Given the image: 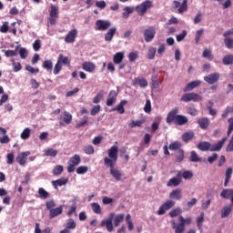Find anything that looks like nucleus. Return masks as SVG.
Masks as SVG:
<instances>
[{
	"label": "nucleus",
	"instance_id": "1",
	"mask_svg": "<svg viewBox=\"0 0 233 233\" xmlns=\"http://www.w3.org/2000/svg\"><path fill=\"white\" fill-rule=\"evenodd\" d=\"M225 141H227V137H223L217 144H210V142H200L198 145V148L202 152H207V150H210V152H218L221 150L223 145H225Z\"/></svg>",
	"mask_w": 233,
	"mask_h": 233
},
{
	"label": "nucleus",
	"instance_id": "2",
	"mask_svg": "<svg viewBox=\"0 0 233 233\" xmlns=\"http://www.w3.org/2000/svg\"><path fill=\"white\" fill-rule=\"evenodd\" d=\"M117 146H113L108 149V157L104 158V163L106 167H114L117 161Z\"/></svg>",
	"mask_w": 233,
	"mask_h": 233
},
{
	"label": "nucleus",
	"instance_id": "3",
	"mask_svg": "<svg viewBox=\"0 0 233 233\" xmlns=\"http://www.w3.org/2000/svg\"><path fill=\"white\" fill-rule=\"evenodd\" d=\"M110 26H112V22H110V20L98 19L96 21L95 30H98V32H106Z\"/></svg>",
	"mask_w": 233,
	"mask_h": 233
},
{
	"label": "nucleus",
	"instance_id": "4",
	"mask_svg": "<svg viewBox=\"0 0 233 233\" xmlns=\"http://www.w3.org/2000/svg\"><path fill=\"white\" fill-rule=\"evenodd\" d=\"M57 17H59V7L54 5H51L49 9V18L48 21L50 25H56L57 22Z\"/></svg>",
	"mask_w": 233,
	"mask_h": 233
},
{
	"label": "nucleus",
	"instance_id": "5",
	"mask_svg": "<svg viewBox=\"0 0 233 233\" xmlns=\"http://www.w3.org/2000/svg\"><path fill=\"white\" fill-rule=\"evenodd\" d=\"M152 8V1L147 0L144 3L140 4L138 6H137V12L138 15H145L147 14V10H150Z\"/></svg>",
	"mask_w": 233,
	"mask_h": 233
},
{
	"label": "nucleus",
	"instance_id": "6",
	"mask_svg": "<svg viewBox=\"0 0 233 233\" xmlns=\"http://www.w3.org/2000/svg\"><path fill=\"white\" fill-rule=\"evenodd\" d=\"M156 37V27L150 26L144 30V39L146 43H152Z\"/></svg>",
	"mask_w": 233,
	"mask_h": 233
},
{
	"label": "nucleus",
	"instance_id": "7",
	"mask_svg": "<svg viewBox=\"0 0 233 233\" xmlns=\"http://www.w3.org/2000/svg\"><path fill=\"white\" fill-rule=\"evenodd\" d=\"M114 216V213H110L109 218L102 220L100 223V227H106L107 232H112V230H114V224L112 223Z\"/></svg>",
	"mask_w": 233,
	"mask_h": 233
},
{
	"label": "nucleus",
	"instance_id": "8",
	"mask_svg": "<svg viewBox=\"0 0 233 233\" xmlns=\"http://www.w3.org/2000/svg\"><path fill=\"white\" fill-rule=\"evenodd\" d=\"M180 100L184 103H188L190 101H201V96L196 93H187L181 97Z\"/></svg>",
	"mask_w": 233,
	"mask_h": 233
},
{
	"label": "nucleus",
	"instance_id": "9",
	"mask_svg": "<svg viewBox=\"0 0 233 233\" xmlns=\"http://www.w3.org/2000/svg\"><path fill=\"white\" fill-rule=\"evenodd\" d=\"M174 205H176V202H174V200L166 201L164 204H162L159 207V208L157 210L158 216H163V214H165V212H167V210H170V208H172V207H174Z\"/></svg>",
	"mask_w": 233,
	"mask_h": 233
},
{
	"label": "nucleus",
	"instance_id": "10",
	"mask_svg": "<svg viewBox=\"0 0 233 233\" xmlns=\"http://www.w3.org/2000/svg\"><path fill=\"white\" fill-rule=\"evenodd\" d=\"M204 81L208 83V85H214V83H218V81H219V73H212L205 76Z\"/></svg>",
	"mask_w": 233,
	"mask_h": 233
},
{
	"label": "nucleus",
	"instance_id": "11",
	"mask_svg": "<svg viewBox=\"0 0 233 233\" xmlns=\"http://www.w3.org/2000/svg\"><path fill=\"white\" fill-rule=\"evenodd\" d=\"M28 156H30V151L20 153L16 157L17 163L20 164L21 167H25V165H26V159Z\"/></svg>",
	"mask_w": 233,
	"mask_h": 233
},
{
	"label": "nucleus",
	"instance_id": "12",
	"mask_svg": "<svg viewBox=\"0 0 233 233\" xmlns=\"http://www.w3.org/2000/svg\"><path fill=\"white\" fill-rule=\"evenodd\" d=\"M181 183H183V178L178 177L177 173V177H174L167 181V187H179Z\"/></svg>",
	"mask_w": 233,
	"mask_h": 233
},
{
	"label": "nucleus",
	"instance_id": "13",
	"mask_svg": "<svg viewBox=\"0 0 233 233\" xmlns=\"http://www.w3.org/2000/svg\"><path fill=\"white\" fill-rule=\"evenodd\" d=\"M169 198L170 199H176L177 201H179V199H182L183 198V191L181 190V188L173 189L169 193Z\"/></svg>",
	"mask_w": 233,
	"mask_h": 233
},
{
	"label": "nucleus",
	"instance_id": "14",
	"mask_svg": "<svg viewBox=\"0 0 233 233\" xmlns=\"http://www.w3.org/2000/svg\"><path fill=\"white\" fill-rule=\"evenodd\" d=\"M77 37V29L70 30L65 37L66 43H74Z\"/></svg>",
	"mask_w": 233,
	"mask_h": 233
},
{
	"label": "nucleus",
	"instance_id": "15",
	"mask_svg": "<svg viewBox=\"0 0 233 233\" xmlns=\"http://www.w3.org/2000/svg\"><path fill=\"white\" fill-rule=\"evenodd\" d=\"M116 101H117V93H116V90H112L106 98L107 106H112Z\"/></svg>",
	"mask_w": 233,
	"mask_h": 233
},
{
	"label": "nucleus",
	"instance_id": "16",
	"mask_svg": "<svg viewBox=\"0 0 233 233\" xmlns=\"http://www.w3.org/2000/svg\"><path fill=\"white\" fill-rule=\"evenodd\" d=\"M177 112H178L177 107H175L167 114L166 121L167 123H168V125H170L172 121L176 123V117H177Z\"/></svg>",
	"mask_w": 233,
	"mask_h": 233
},
{
	"label": "nucleus",
	"instance_id": "17",
	"mask_svg": "<svg viewBox=\"0 0 233 233\" xmlns=\"http://www.w3.org/2000/svg\"><path fill=\"white\" fill-rule=\"evenodd\" d=\"M82 68L83 70H85V72L92 74L96 71V64H94L93 62H84L82 64Z\"/></svg>",
	"mask_w": 233,
	"mask_h": 233
},
{
	"label": "nucleus",
	"instance_id": "18",
	"mask_svg": "<svg viewBox=\"0 0 233 233\" xmlns=\"http://www.w3.org/2000/svg\"><path fill=\"white\" fill-rule=\"evenodd\" d=\"M60 119H62V121H60V125L61 126H65V125H70L72 123V115L66 111H65L63 113V116L60 117Z\"/></svg>",
	"mask_w": 233,
	"mask_h": 233
},
{
	"label": "nucleus",
	"instance_id": "19",
	"mask_svg": "<svg viewBox=\"0 0 233 233\" xmlns=\"http://www.w3.org/2000/svg\"><path fill=\"white\" fill-rule=\"evenodd\" d=\"M178 177H181V179H192L194 177V173L190 170H180L177 172Z\"/></svg>",
	"mask_w": 233,
	"mask_h": 233
},
{
	"label": "nucleus",
	"instance_id": "20",
	"mask_svg": "<svg viewBox=\"0 0 233 233\" xmlns=\"http://www.w3.org/2000/svg\"><path fill=\"white\" fill-rule=\"evenodd\" d=\"M116 32H117V28L110 27L105 35V41H107V43H110V41L114 39V35H116Z\"/></svg>",
	"mask_w": 233,
	"mask_h": 233
},
{
	"label": "nucleus",
	"instance_id": "21",
	"mask_svg": "<svg viewBox=\"0 0 233 233\" xmlns=\"http://www.w3.org/2000/svg\"><path fill=\"white\" fill-rule=\"evenodd\" d=\"M110 174H111V176H113V177L116 181H121V179L123 177V174H121V171H119V169L114 167V166L110 167Z\"/></svg>",
	"mask_w": 233,
	"mask_h": 233
},
{
	"label": "nucleus",
	"instance_id": "22",
	"mask_svg": "<svg viewBox=\"0 0 233 233\" xmlns=\"http://www.w3.org/2000/svg\"><path fill=\"white\" fill-rule=\"evenodd\" d=\"M199 85H201V81L195 80V81L189 82L183 90L184 92H190L191 90H194V88H198Z\"/></svg>",
	"mask_w": 233,
	"mask_h": 233
},
{
	"label": "nucleus",
	"instance_id": "23",
	"mask_svg": "<svg viewBox=\"0 0 233 233\" xmlns=\"http://www.w3.org/2000/svg\"><path fill=\"white\" fill-rule=\"evenodd\" d=\"M128 103L127 100H122L116 106L111 109V112H118V114H123L125 112V105Z\"/></svg>",
	"mask_w": 233,
	"mask_h": 233
},
{
	"label": "nucleus",
	"instance_id": "24",
	"mask_svg": "<svg viewBox=\"0 0 233 233\" xmlns=\"http://www.w3.org/2000/svg\"><path fill=\"white\" fill-rule=\"evenodd\" d=\"M220 198H223L224 199H231V203H233V189H223L220 193Z\"/></svg>",
	"mask_w": 233,
	"mask_h": 233
},
{
	"label": "nucleus",
	"instance_id": "25",
	"mask_svg": "<svg viewBox=\"0 0 233 233\" xmlns=\"http://www.w3.org/2000/svg\"><path fill=\"white\" fill-rule=\"evenodd\" d=\"M123 59H125V52H117L113 56V63H115V65H121Z\"/></svg>",
	"mask_w": 233,
	"mask_h": 233
},
{
	"label": "nucleus",
	"instance_id": "26",
	"mask_svg": "<svg viewBox=\"0 0 233 233\" xmlns=\"http://www.w3.org/2000/svg\"><path fill=\"white\" fill-rule=\"evenodd\" d=\"M66 183H68V178L66 177H62V178L52 181L53 187L56 189L58 188V187H65Z\"/></svg>",
	"mask_w": 233,
	"mask_h": 233
},
{
	"label": "nucleus",
	"instance_id": "27",
	"mask_svg": "<svg viewBox=\"0 0 233 233\" xmlns=\"http://www.w3.org/2000/svg\"><path fill=\"white\" fill-rule=\"evenodd\" d=\"M63 214V207L60 206L56 208L51 209L49 211V218L54 219V218H57V216H61Z\"/></svg>",
	"mask_w": 233,
	"mask_h": 233
},
{
	"label": "nucleus",
	"instance_id": "28",
	"mask_svg": "<svg viewBox=\"0 0 233 233\" xmlns=\"http://www.w3.org/2000/svg\"><path fill=\"white\" fill-rule=\"evenodd\" d=\"M123 219H125V214L114 215L113 217L114 227H119V225L123 223Z\"/></svg>",
	"mask_w": 233,
	"mask_h": 233
},
{
	"label": "nucleus",
	"instance_id": "29",
	"mask_svg": "<svg viewBox=\"0 0 233 233\" xmlns=\"http://www.w3.org/2000/svg\"><path fill=\"white\" fill-rule=\"evenodd\" d=\"M172 228H174L175 233H183L185 232V226H182L181 222L180 224H176V221H171Z\"/></svg>",
	"mask_w": 233,
	"mask_h": 233
},
{
	"label": "nucleus",
	"instance_id": "30",
	"mask_svg": "<svg viewBox=\"0 0 233 233\" xmlns=\"http://www.w3.org/2000/svg\"><path fill=\"white\" fill-rule=\"evenodd\" d=\"M188 123V118H187V116H183V115H177L176 116V120H175V125H185Z\"/></svg>",
	"mask_w": 233,
	"mask_h": 233
},
{
	"label": "nucleus",
	"instance_id": "31",
	"mask_svg": "<svg viewBox=\"0 0 233 233\" xmlns=\"http://www.w3.org/2000/svg\"><path fill=\"white\" fill-rule=\"evenodd\" d=\"M232 212V205L225 206L221 210V218H225Z\"/></svg>",
	"mask_w": 233,
	"mask_h": 233
},
{
	"label": "nucleus",
	"instance_id": "32",
	"mask_svg": "<svg viewBox=\"0 0 233 233\" xmlns=\"http://www.w3.org/2000/svg\"><path fill=\"white\" fill-rule=\"evenodd\" d=\"M81 163V157L79 155H75L69 159L68 165H73L74 167H77Z\"/></svg>",
	"mask_w": 233,
	"mask_h": 233
},
{
	"label": "nucleus",
	"instance_id": "33",
	"mask_svg": "<svg viewBox=\"0 0 233 233\" xmlns=\"http://www.w3.org/2000/svg\"><path fill=\"white\" fill-rule=\"evenodd\" d=\"M30 134H32V129H30V127H25L22 131L20 137L21 139H24V140L30 139Z\"/></svg>",
	"mask_w": 233,
	"mask_h": 233
},
{
	"label": "nucleus",
	"instance_id": "34",
	"mask_svg": "<svg viewBox=\"0 0 233 233\" xmlns=\"http://www.w3.org/2000/svg\"><path fill=\"white\" fill-rule=\"evenodd\" d=\"M178 221L182 226L187 227V225L192 224V218L188 217V218H183V216H180L178 218Z\"/></svg>",
	"mask_w": 233,
	"mask_h": 233
},
{
	"label": "nucleus",
	"instance_id": "35",
	"mask_svg": "<svg viewBox=\"0 0 233 233\" xmlns=\"http://www.w3.org/2000/svg\"><path fill=\"white\" fill-rule=\"evenodd\" d=\"M38 195L41 199H48V198H50V193L45 190L43 187L38 188Z\"/></svg>",
	"mask_w": 233,
	"mask_h": 233
},
{
	"label": "nucleus",
	"instance_id": "36",
	"mask_svg": "<svg viewBox=\"0 0 233 233\" xmlns=\"http://www.w3.org/2000/svg\"><path fill=\"white\" fill-rule=\"evenodd\" d=\"M198 123L200 128H202V129H204V130H205V128H208V125H209L208 118H205V117L199 118V119L198 120Z\"/></svg>",
	"mask_w": 233,
	"mask_h": 233
},
{
	"label": "nucleus",
	"instance_id": "37",
	"mask_svg": "<svg viewBox=\"0 0 233 233\" xmlns=\"http://www.w3.org/2000/svg\"><path fill=\"white\" fill-rule=\"evenodd\" d=\"M57 62L61 65H70V58L68 56H63V54H60L58 56Z\"/></svg>",
	"mask_w": 233,
	"mask_h": 233
},
{
	"label": "nucleus",
	"instance_id": "38",
	"mask_svg": "<svg viewBox=\"0 0 233 233\" xmlns=\"http://www.w3.org/2000/svg\"><path fill=\"white\" fill-rule=\"evenodd\" d=\"M226 178L224 182V187H228V181H230V177H232V167H228L226 170Z\"/></svg>",
	"mask_w": 233,
	"mask_h": 233
},
{
	"label": "nucleus",
	"instance_id": "39",
	"mask_svg": "<svg viewBox=\"0 0 233 233\" xmlns=\"http://www.w3.org/2000/svg\"><path fill=\"white\" fill-rule=\"evenodd\" d=\"M167 46H165V44H160L157 49V57H163V55L165 54Z\"/></svg>",
	"mask_w": 233,
	"mask_h": 233
},
{
	"label": "nucleus",
	"instance_id": "40",
	"mask_svg": "<svg viewBox=\"0 0 233 233\" xmlns=\"http://www.w3.org/2000/svg\"><path fill=\"white\" fill-rule=\"evenodd\" d=\"M45 156L50 157H56L57 156V149L54 148H46L44 150Z\"/></svg>",
	"mask_w": 233,
	"mask_h": 233
},
{
	"label": "nucleus",
	"instance_id": "41",
	"mask_svg": "<svg viewBox=\"0 0 233 233\" xmlns=\"http://www.w3.org/2000/svg\"><path fill=\"white\" fill-rule=\"evenodd\" d=\"M91 208L95 214H98V215L102 214L101 205H99V203H96V202L91 203Z\"/></svg>",
	"mask_w": 233,
	"mask_h": 233
},
{
	"label": "nucleus",
	"instance_id": "42",
	"mask_svg": "<svg viewBox=\"0 0 233 233\" xmlns=\"http://www.w3.org/2000/svg\"><path fill=\"white\" fill-rule=\"evenodd\" d=\"M64 170H65V167L62 165H57L53 168V175L61 176Z\"/></svg>",
	"mask_w": 233,
	"mask_h": 233
},
{
	"label": "nucleus",
	"instance_id": "43",
	"mask_svg": "<svg viewBox=\"0 0 233 233\" xmlns=\"http://www.w3.org/2000/svg\"><path fill=\"white\" fill-rule=\"evenodd\" d=\"M189 161H191L192 163H199V161H201V157L198 156V153H196V151H191Z\"/></svg>",
	"mask_w": 233,
	"mask_h": 233
},
{
	"label": "nucleus",
	"instance_id": "44",
	"mask_svg": "<svg viewBox=\"0 0 233 233\" xmlns=\"http://www.w3.org/2000/svg\"><path fill=\"white\" fill-rule=\"evenodd\" d=\"M223 65L227 66L228 65H233V55H226L222 59Z\"/></svg>",
	"mask_w": 233,
	"mask_h": 233
},
{
	"label": "nucleus",
	"instance_id": "45",
	"mask_svg": "<svg viewBox=\"0 0 233 233\" xmlns=\"http://www.w3.org/2000/svg\"><path fill=\"white\" fill-rule=\"evenodd\" d=\"M19 47H16L15 50H3L5 57H15V56H17V50Z\"/></svg>",
	"mask_w": 233,
	"mask_h": 233
},
{
	"label": "nucleus",
	"instance_id": "46",
	"mask_svg": "<svg viewBox=\"0 0 233 233\" xmlns=\"http://www.w3.org/2000/svg\"><path fill=\"white\" fill-rule=\"evenodd\" d=\"M224 44L228 50H231V48H233V38L230 36H225Z\"/></svg>",
	"mask_w": 233,
	"mask_h": 233
},
{
	"label": "nucleus",
	"instance_id": "47",
	"mask_svg": "<svg viewBox=\"0 0 233 233\" xmlns=\"http://www.w3.org/2000/svg\"><path fill=\"white\" fill-rule=\"evenodd\" d=\"M157 49L154 46H150L147 50V59H155Z\"/></svg>",
	"mask_w": 233,
	"mask_h": 233
},
{
	"label": "nucleus",
	"instance_id": "48",
	"mask_svg": "<svg viewBox=\"0 0 233 233\" xmlns=\"http://www.w3.org/2000/svg\"><path fill=\"white\" fill-rule=\"evenodd\" d=\"M193 137H194L193 132H187L182 135V140L185 143H188V141H190V139H192Z\"/></svg>",
	"mask_w": 233,
	"mask_h": 233
},
{
	"label": "nucleus",
	"instance_id": "49",
	"mask_svg": "<svg viewBox=\"0 0 233 233\" xmlns=\"http://www.w3.org/2000/svg\"><path fill=\"white\" fill-rule=\"evenodd\" d=\"M146 122H147L146 119L132 121V122L129 124V127H130L131 128H136V127H141V125H145Z\"/></svg>",
	"mask_w": 233,
	"mask_h": 233
},
{
	"label": "nucleus",
	"instance_id": "50",
	"mask_svg": "<svg viewBox=\"0 0 233 233\" xmlns=\"http://www.w3.org/2000/svg\"><path fill=\"white\" fill-rule=\"evenodd\" d=\"M126 222L127 224L128 230H134V224L132 223V216L130 214L126 216Z\"/></svg>",
	"mask_w": 233,
	"mask_h": 233
},
{
	"label": "nucleus",
	"instance_id": "51",
	"mask_svg": "<svg viewBox=\"0 0 233 233\" xmlns=\"http://www.w3.org/2000/svg\"><path fill=\"white\" fill-rule=\"evenodd\" d=\"M144 112H146V114H150L152 112V102H150V99H147L146 101V105L144 106Z\"/></svg>",
	"mask_w": 233,
	"mask_h": 233
},
{
	"label": "nucleus",
	"instance_id": "52",
	"mask_svg": "<svg viewBox=\"0 0 233 233\" xmlns=\"http://www.w3.org/2000/svg\"><path fill=\"white\" fill-rule=\"evenodd\" d=\"M135 83L141 86V88H145V86H147L148 82H147V79L145 78H137L136 79Z\"/></svg>",
	"mask_w": 233,
	"mask_h": 233
},
{
	"label": "nucleus",
	"instance_id": "53",
	"mask_svg": "<svg viewBox=\"0 0 233 233\" xmlns=\"http://www.w3.org/2000/svg\"><path fill=\"white\" fill-rule=\"evenodd\" d=\"M66 228H67L68 230H74V228H76V221H74V219L72 218H69L66 221Z\"/></svg>",
	"mask_w": 233,
	"mask_h": 233
},
{
	"label": "nucleus",
	"instance_id": "54",
	"mask_svg": "<svg viewBox=\"0 0 233 233\" xmlns=\"http://www.w3.org/2000/svg\"><path fill=\"white\" fill-rule=\"evenodd\" d=\"M202 56L205 59H209V61H212V51L210 49H204Z\"/></svg>",
	"mask_w": 233,
	"mask_h": 233
},
{
	"label": "nucleus",
	"instance_id": "55",
	"mask_svg": "<svg viewBox=\"0 0 233 233\" xmlns=\"http://www.w3.org/2000/svg\"><path fill=\"white\" fill-rule=\"evenodd\" d=\"M25 70L29 72V74H33V75L39 74V68L34 67L32 66H25Z\"/></svg>",
	"mask_w": 233,
	"mask_h": 233
},
{
	"label": "nucleus",
	"instance_id": "56",
	"mask_svg": "<svg viewBox=\"0 0 233 233\" xmlns=\"http://www.w3.org/2000/svg\"><path fill=\"white\" fill-rule=\"evenodd\" d=\"M19 56L21 57V59H26V57H28V50H26V48L25 47H21L19 50Z\"/></svg>",
	"mask_w": 233,
	"mask_h": 233
},
{
	"label": "nucleus",
	"instance_id": "57",
	"mask_svg": "<svg viewBox=\"0 0 233 233\" xmlns=\"http://www.w3.org/2000/svg\"><path fill=\"white\" fill-rule=\"evenodd\" d=\"M181 147V143L179 141H175L171 143L168 147L169 150H177V148Z\"/></svg>",
	"mask_w": 233,
	"mask_h": 233
},
{
	"label": "nucleus",
	"instance_id": "58",
	"mask_svg": "<svg viewBox=\"0 0 233 233\" xmlns=\"http://www.w3.org/2000/svg\"><path fill=\"white\" fill-rule=\"evenodd\" d=\"M132 12H134V7H130V6L125 7L124 13H123L124 17L127 19L128 15H130Z\"/></svg>",
	"mask_w": 233,
	"mask_h": 233
},
{
	"label": "nucleus",
	"instance_id": "59",
	"mask_svg": "<svg viewBox=\"0 0 233 233\" xmlns=\"http://www.w3.org/2000/svg\"><path fill=\"white\" fill-rule=\"evenodd\" d=\"M137 57H139V53H137V52H131L128 55V59H129L130 63H134V61H136V59H137Z\"/></svg>",
	"mask_w": 233,
	"mask_h": 233
},
{
	"label": "nucleus",
	"instance_id": "60",
	"mask_svg": "<svg viewBox=\"0 0 233 233\" xmlns=\"http://www.w3.org/2000/svg\"><path fill=\"white\" fill-rule=\"evenodd\" d=\"M204 32H205V30L203 28H200L196 32V35H195L196 43H199V40L201 39V35H203Z\"/></svg>",
	"mask_w": 233,
	"mask_h": 233
},
{
	"label": "nucleus",
	"instance_id": "61",
	"mask_svg": "<svg viewBox=\"0 0 233 233\" xmlns=\"http://www.w3.org/2000/svg\"><path fill=\"white\" fill-rule=\"evenodd\" d=\"M88 172V167L86 166H80L76 168V174H86Z\"/></svg>",
	"mask_w": 233,
	"mask_h": 233
},
{
	"label": "nucleus",
	"instance_id": "62",
	"mask_svg": "<svg viewBox=\"0 0 233 233\" xmlns=\"http://www.w3.org/2000/svg\"><path fill=\"white\" fill-rule=\"evenodd\" d=\"M179 214H181V208H175V209H172V210L169 212L170 218H177V216H179Z\"/></svg>",
	"mask_w": 233,
	"mask_h": 233
},
{
	"label": "nucleus",
	"instance_id": "63",
	"mask_svg": "<svg viewBox=\"0 0 233 233\" xmlns=\"http://www.w3.org/2000/svg\"><path fill=\"white\" fill-rule=\"evenodd\" d=\"M83 150H84L85 154H87V156H90V155L94 154V152H95L94 147H92V146H86V147H84Z\"/></svg>",
	"mask_w": 233,
	"mask_h": 233
},
{
	"label": "nucleus",
	"instance_id": "64",
	"mask_svg": "<svg viewBox=\"0 0 233 233\" xmlns=\"http://www.w3.org/2000/svg\"><path fill=\"white\" fill-rule=\"evenodd\" d=\"M187 0H183L182 4L178 8V14H183V12H187Z\"/></svg>",
	"mask_w": 233,
	"mask_h": 233
}]
</instances>
